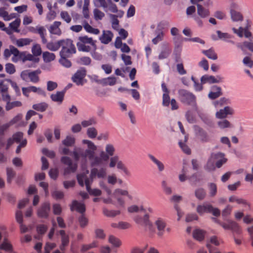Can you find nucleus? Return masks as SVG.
Wrapping results in <instances>:
<instances>
[{"instance_id": "nucleus-1", "label": "nucleus", "mask_w": 253, "mask_h": 253, "mask_svg": "<svg viewBox=\"0 0 253 253\" xmlns=\"http://www.w3.org/2000/svg\"><path fill=\"white\" fill-rule=\"evenodd\" d=\"M106 174L107 172L105 168L102 167L99 169L94 168L91 169L89 177L85 173H81L77 175V180L80 186L83 187L85 184L86 190L90 195L98 196L101 194V190L98 189H92L90 185L93 182L94 178L97 177L99 178H103L106 177Z\"/></svg>"}, {"instance_id": "nucleus-2", "label": "nucleus", "mask_w": 253, "mask_h": 253, "mask_svg": "<svg viewBox=\"0 0 253 253\" xmlns=\"http://www.w3.org/2000/svg\"><path fill=\"white\" fill-rule=\"evenodd\" d=\"M83 143L87 144V149L84 152H82L81 157L84 159L87 158L90 161L91 167L102 165L103 161L108 160V157L104 151L100 152L99 157L94 155L97 146L92 141L84 139L83 140Z\"/></svg>"}, {"instance_id": "nucleus-3", "label": "nucleus", "mask_w": 253, "mask_h": 253, "mask_svg": "<svg viewBox=\"0 0 253 253\" xmlns=\"http://www.w3.org/2000/svg\"><path fill=\"white\" fill-rule=\"evenodd\" d=\"M13 55L12 58V61L14 62H17L18 60H22L23 62L26 61H32L35 62H38L39 59L34 56V55L28 53L26 54L25 52H20L19 50L13 45L9 46V48H6L3 52V56L5 59H8L11 55Z\"/></svg>"}, {"instance_id": "nucleus-4", "label": "nucleus", "mask_w": 253, "mask_h": 253, "mask_svg": "<svg viewBox=\"0 0 253 253\" xmlns=\"http://www.w3.org/2000/svg\"><path fill=\"white\" fill-rule=\"evenodd\" d=\"M96 41H94L92 38H89L87 36H81L78 39L77 46L79 51L89 52L92 50H96Z\"/></svg>"}, {"instance_id": "nucleus-5", "label": "nucleus", "mask_w": 253, "mask_h": 253, "mask_svg": "<svg viewBox=\"0 0 253 253\" xmlns=\"http://www.w3.org/2000/svg\"><path fill=\"white\" fill-rule=\"evenodd\" d=\"M178 98L183 104L191 106L197 109V98L192 92L184 89H180L178 91Z\"/></svg>"}, {"instance_id": "nucleus-6", "label": "nucleus", "mask_w": 253, "mask_h": 253, "mask_svg": "<svg viewBox=\"0 0 253 253\" xmlns=\"http://www.w3.org/2000/svg\"><path fill=\"white\" fill-rule=\"evenodd\" d=\"M64 42L61 45L62 49L59 52L60 57H69L76 52L73 41L69 39L64 40Z\"/></svg>"}, {"instance_id": "nucleus-7", "label": "nucleus", "mask_w": 253, "mask_h": 253, "mask_svg": "<svg viewBox=\"0 0 253 253\" xmlns=\"http://www.w3.org/2000/svg\"><path fill=\"white\" fill-rule=\"evenodd\" d=\"M197 211L200 215L205 212L211 213L213 215L217 217L220 214V211L218 208H214L211 205L207 203L198 205L197 207Z\"/></svg>"}, {"instance_id": "nucleus-8", "label": "nucleus", "mask_w": 253, "mask_h": 253, "mask_svg": "<svg viewBox=\"0 0 253 253\" xmlns=\"http://www.w3.org/2000/svg\"><path fill=\"white\" fill-rule=\"evenodd\" d=\"M61 162L68 166L64 169L65 174H69L75 172L77 169V164L76 163L73 164L72 160L68 157L63 156L61 159Z\"/></svg>"}, {"instance_id": "nucleus-9", "label": "nucleus", "mask_w": 253, "mask_h": 253, "mask_svg": "<svg viewBox=\"0 0 253 253\" xmlns=\"http://www.w3.org/2000/svg\"><path fill=\"white\" fill-rule=\"evenodd\" d=\"M154 225L157 229V235L158 236L163 237L165 232V229L167 226L166 219L162 217H158L154 222Z\"/></svg>"}, {"instance_id": "nucleus-10", "label": "nucleus", "mask_w": 253, "mask_h": 253, "mask_svg": "<svg viewBox=\"0 0 253 253\" xmlns=\"http://www.w3.org/2000/svg\"><path fill=\"white\" fill-rule=\"evenodd\" d=\"M210 157L215 163V166L217 168H221L227 161L225 158V154L221 152L212 153Z\"/></svg>"}, {"instance_id": "nucleus-11", "label": "nucleus", "mask_w": 253, "mask_h": 253, "mask_svg": "<svg viewBox=\"0 0 253 253\" xmlns=\"http://www.w3.org/2000/svg\"><path fill=\"white\" fill-rule=\"evenodd\" d=\"M251 26V22L249 20H247V25L243 28L240 27L238 29L233 28L232 30L234 33L236 34L239 37H242L243 35L246 38H250L252 36V33L249 31V29Z\"/></svg>"}, {"instance_id": "nucleus-12", "label": "nucleus", "mask_w": 253, "mask_h": 253, "mask_svg": "<svg viewBox=\"0 0 253 253\" xmlns=\"http://www.w3.org/2000/svg\"><path fill=\"white\" fill-rule=\"evenodd\" d=\"M86 75V71L84 69L78 70L72 77V81L77 85H83L84 79Z\"/></svg>"}, {"instance_id": "nucleus-13", "label": "nucleus", "mask_w": 253, "mask_h": 253, "mask_svg": "<svg viewBox=\"0 0 253 253\" xmlns=\"http://www.w3.org/2000/svg\"><path fill=\"white\" fill-rule=\"evenodd\" d=\"M221 226L225 230H230L237 234H240L241 232L240 227L238 223L231 220H228L227 223L222 222L221 223Z\"/></svg>"}, {"instance_id": "nucleus-14", "label": "nucleus", "mask_w": 253, "mask_h": 253, "mask_svg": "<svg viewBox=\"0 0 253 253\" xmlns=\"http://www.w3.org/2000/svg\"><path fill=\"white\" fill-rule=\"evenodd\" d=\"M194 130L196 136L202 142L210 141V138L208 133L202 128L198 126H194Z\"/></svg>"}, {"instance_id": "nucleus-15", "label": "nucleus", "mask_w": 253, "mask_h": 253, "mask_svg": "<svg viewBox=\"0 0 253 253\" xmlns=\"http://www.w3.org/2000/svg\"><path fill=\"white\" fill-rule=\"evenodd\" d=\"M134 220L140 225L148 228L150 231H153L152 223L149 220V216L148 214H145L143 218L136 217Z\"/></svg>"}, {"instance_id": "nucleus-16", "label": "nucleus", "mask_w": 253, "mask_h": 253, "mask_svg": "<svg viewBox=\"0 0 253 253\" xmlns=\"http://www.w3.org/2000/svg\"><path fill=\"white\" fill-rule=\"evenodd\" d=\"M50 210V204L48 202L43 203L38 210V216L41 218H46L48 217Z\"/></svg>"}, {"instance_id": "nucleus-17", "label": "nucleus", "mask_w": 253, "mask_h": 253, "mask_svg": "<svg viewBox=\"0 0 253 253\" xmlns=\"http://www.w3.org/2000/svg\"><path fill=\"white\" fill-rule=\"evenodd\" d=\"M23 133L22 132H17L14 133L12 137L8 139L6 149H9L14 142L20 143L21 140H23Z\"/></svg>"}, {"instance_id": "nucleus-18", "label": "nucleus", "mask_w": 253, "mask_h": 253, "mask_svg": "<svg viewBox=\"0 0 253 253\" xmlns=\"http://www.w3.org/2000/svg\"><path fill=\"white\" fill-rule=\"evenodd\" d=\"M70 209L72 211H76L81 214L84 213L86 210L85 205L77 200H74L72 202V204L70 206Z\"/></svg>"}, {"instance_id": "nucleus-19", "label": "nucleus", "mask_w": 253, "mask_h": 253, "mask_svg": "<svg viewBox=\"0 0 253 253\" xmlns=\"http://www.w3.org/2000/svg\"><path fill=\"white\" fill-rule=\"evenodd\" d=\"M100 5L104 8L106 11H110L113 13L118 11L116 5L113 3L112 1H99Z\"/></svg>"}, {"instance_id": "nucleus-20", "label": "nucleus", "mask_w": 253, "mask_h": 253, "mask_svg": "<svg viewBox=\"0 0 253 253\" xmlns=\"http://www.w3.org/2000/svg\"><path fill=\"white\" fill-rule=\"evenodd\" d=\"M222 94L221 88L217 85H213L211 87V90L208 94V97L211 99H215Z\"/></svg>"}, {"instance_id": "nucleus-21", "label": "nucleus", "mask_w": 253, "mask_h": 253, "mask_svg": "<svg viewBox=\"0 0 253 253\" xmlns=\"http://www.w3.org/2000/svg\"><path fill=\"white\" fill-rule=\"evenodd\" d=\"M237 6L235 5V4L233 3L231 7L230 10V14L232 20L233 21H242L243 19V17L242 14L235 10Z\"/></svg>"}, {"instance_id": "nucleus-22", "label": "nucleus", "mask_w": 253, "mask_h": 253, "mask_svg": "<svg viewBox=\"0 0 253 253\" xmlns=\"http://www.w3.org/2000/svg\"><path fill=\"white\" fill-rule=\"evenodd\" d=\"M64 42V40H61L55 42H48L46 45V47L50 51H56L61 47Z\"/></svg>"}, {"instance_id": "nucleus-23", "label": "nucleus", "mask_w": 253, "mask_h": 253, "mask_svg": "<svg viewBox=\"0 0 253 253\" xmlns=\"http://www.w3.org/2000/svg\"><path fill=\"white\" fill-rule=\"evenodd\" d=\"M233 113V110L229 106H226L223 109H220L216 113V117L218 119L225 118L228 115H232Z\"/></svg>"}, {"instance_id": "nucleus-24", "label": "nucleus", "mask_w": 253, "mask_h": 253, "mask_svg": "<svg viewBox=\"0 0 253 253\" xmlns=\"http://www.w3.org/2000/svg\"><path fill=\"white\" fill-rule=\"evenodd\" d=\"M65 92V89L61 91H57L56 93L50 95V98L53 101L61 104L64 100Z\"/></svg>"}, {"instance_id": "nucleus-25", "label": "nucleus", "mask_w": 253, "mask_h": 253, "mask_svg": "<svg viewBox=\"0 0 253 253\" xmlns=\"http://www.w3.org/2000/svg\"><path fill=\"white\" fill-rule=\"evenodd\" d=\"M113 37V34L110 31H103L99 40L102 43L108 44L112 41Z\"/></svg>"}, {"instance_id": "nucleus-26", "label": "nucleus", "mask_w": 253, "mask_h": 253, "mask_svg": "<svg viewBox=\"0 0 253 253\" xmlns=\"http://www.w3.org/2000/svg\"><path fill=\"white\" fill-rule=\"evenodd\" d=\"M59 233L61 236V244L60 246V249L62 251H64L65 249V247L67 246L69 243V237L63 230H60Z\"/></svg>"}, {"instance_id": "nucleus-27", "label": "nucleus", "mask_w": 253, "mask_h": 253, "mask_svg": "<svg viewBox=\"0 0 253 253\" xmlns=\"http://www.w3.org/2000/svg\"><path fill=\"white\" fill-rule=\"evenodd\" d=\"M61 23L59 21H55L53 24H52L48 30L50 34L60 36L61 35V30L59 28V26L61 25Z\"/></svg>"}, {"instance_id": "nucleus-28", "label": "nucleus", "mask_w": 253, "mask_h": 253, "mask_svg": "<svg viewBox=\"0 0 253 253\" xmlns=\"http://www.w3.org/2000/svg\"><path fill=\"white\" fill-rule=\"evenodd\" d=\"M148 157L150 159V160L156 165L158 169L160 172H162L165 169V165L160 160L157 159L155 157H154L152 154H148Z\"/></svg>"}, {"instance_id": "nucleus-29", "label": "nucleus", "mask_w": 253, "mask_h": 253, "mask_svg": "<svg viewBox=\"0 0 253 253\" xmlns=\"http://www.w3.org/2000/svg\"><path fill=\"white\" fill-rule=\"evenodd\" d=\"M205 234V231L200 229H196L193 231V237L195 239L200 242L204 240Z\"/></svg>"}, {"instance_id": "nucleus-30", "label": "nucleus", "mask_w": 253, "mask_h": 253, "mask_svg": "<svg viewBox=\"0 0 253 253\" xmlns=\"http://www.w3.org/2000/svg\"><path fill=\"white\" fill-rule=\"evenodd\" d=\"M229 202L230 203L235 202L239 205H243L244 206H248V207H250L249 204L246 200L243 198H240L235 195H233L229 197Z\"/></svg>"}, {"instance_id": "nucleus-31", "label": "nucleus", "mask_w": 253, "mask_h": 253, "mask_svg": "<svg viewBox=\"0 0 253 253\" xmlns=\"http://www.w3.org/2000/svg\"><path fill=\"white\" fill-rule=\"evenodd\" d=\"M41 73L40 69H38L33 71H31L29 79L33 83H37L40 81L39 75Z\"/></svg>"}, {"instance_id": "nucleus-32", "label": "nucleus", "mask_w": 253, "mask_h": 253, "mask_svg": "<svg viewBox=\"0 0 253 253\" xmlns=\"http://www.w3.org/2000/svg\"><path fill=\"white\" fill-rule=\"evenodd\" d=\"M0 250L7 252H12L13 251V246L7 239H5L0 245Z\"/></svg>"}, {"instance_id": "nucleus-33", "label": "nucleus", "mask_w": 253, "mask_h": 253, "mask_svg": "<svg viewBox=\"0 0 253 253\" xmlns=\"http://www.w3.org/2000/svg\"><path fill=\"white\" fill-rule=\"evenodd\" d=\"M22 105V103L21 102L19 101H14L13 102H11L10 101H8L6 103V105L5 106V110L7 111H8L15 107H21Z\"/></svg>"}, {"instance_id": "nucleus-34", "label": "nucleus", "mask_w": 253, "mask_h": 253, "mask_svg": "<svg viewBox=\"0 0 253 253\" xmlns=\"http://www.w3.org/2000/svg\"><path fill=\"white\" fill-rule=\"evenodd\" d=\"M55 55L53 53L45 51L42 53V58L44 62H50L55 59Z\"/></svg>"}, {"instance_id": "nucleus-35", "label": "nucleus", "mask_w": 253, "mask_h": 253, "mask_svg": "<svg viewBox=\"0 0 253 253\" xmlns=\"http://www.w3.org/2000/svg\"><path fill=\"white\" fill-rule=\"evenodd\" d=\"M83 26L85 31L88 33L94 35H98L100 33V31L98 29L93 28L86 21H84Z\"/></svg>"}, {"instance_id": "nucleus-36", "label": "nucleus", "mask_w": 253, "mask_h": 253, "mask_svg": "<svg viewBox=\"0 0 253 253\" xmlns=\"http://www.w3.org/2000/svg\"><path fill=\"white\" fill-rule=\"evenodd\" d=\"M202 53L209 59L216 60L217 58V54L212 48H210L208 50H203Z\"/></svg>"}, {"instance_id": "nucleus-37", "label": "nucleus", "mask_w": 253, "mask_h": 253, "mask_svg": "<svg viewBox=\"0 0 253 253\" xmlns=\"http://www.w3.org/2000/svg\"><path fill=\"white\" fill-rule=\"evenodd\" d=\"M32 108L37 111L42 112L47 109L48 108V104L45 102H42L34 104L32 106Z\"/></svg>"}, {"instance_id": "nucleus-38", "label": "nucleus", "mask_w": 253, "mask_h": 253, "mask_svg": "<svg viewBox=\"0 0 253 253\" xmlns=\"http://www.w3.org/2000/svg\"><path fill=\"white\" fill-rule=\"evenodd\" d=\"M75 138L71 135H68L66 138L62 141V144L67 147L73 146L75 143Z\"/></svg>"}, {"instance_id": "nucleus-39", "label": "nucleus", "mask_w": 253, "mask_h": 253, "mask_svg": "<svg viewBox=\"0 0 253 253\" xmlns=\"http://www.w3.org/2000/svg\"><path fill=\"white\" fill-rule=\"evenodd\" d=\"M198 14L202 17L204 18L209 15L210 13L207 9L204 8L201 5L197 4Z\"/></svg>"}, {"instance_id": "nucleus-40", "label": "nucleus", "mask_w": 253, "mask_h": 253, "mask_svg": "<svg viewBox=\"0 0 253 253\" xmlns=\"http://www.w3.org/2000/svg\"><path fill=\"white\" fill-rule=\"evenodd\" d=\"M20 19L17 18L9 24V27L13 32L19 33L20 30L18 29V28L20 25Z\"/></svg>"}, {"instance_id": "nucleus-41", "label": "nucleus", "mask_w": 253, "mask_h": 253, "mask_svg": "<svg viewBox=\"0 0 253 253\" xmlns=\"http://www.w3.org/2000/svg\"><path fill=\"white\" fill-rule=\"evenodd\" d=\"M215 163L210 157L206 165L204 167L205 169L208 171H211L215 169Z\"/></svg>"}, {"instance_id": "nucleus-42", "label": "nucleus", "mask_w": 253, "mask_h": 253, "mask_svg": "<svg viewBox=\"0 0 253 253\" xmlns=\"http://www.w3.org/2000/svg\"><path fill=\"white\" fill-rule=\"evenodd\" d=\"M195 195L198 199L202 200L205 198L206 192L205 189L202 188H200L195 190Z\"/></svg>"}, {"instance_id": "nucleus-43", "label": "nucleus", "mask_w": 253, "mask_h": 253, "mask_svg": "<svg viewBox=\"0 0 253 253\" xmlns=\"http://www.w3.org/2000/svg\"><path fill=\"white\" fill-rule=\"evenodd\" d=\"M97 247V242L93 241L89 244H84L82 245L81 251L83 253L85 252L88 250H89L92 248H94Z\"/></svg>"}, {"instance_id": "nucleus-44", "label": "nucleus", "mask_w": 253, "mask_h": 253, "mask_svg": "<svg viewBox=\"0 0 253 253\" xmlns=\"http://www.w3.org/2000/svg\"><path fill=\"white\" fill-rule=\"evenodd\" d=\"M103 212L105 215L108 217H115L120 213V211L108 210L107 209H103Z\"/></svg>"}, {"instance_id": "nucleus-45", "label": "nucleus", "mask_w": 253, "mask_h": 253, "mask_svg": "<svg viewBox=\"0 0 253 253\" xmlns=\"http://www.w3.org/2000/svg\"><path fill=\"white\" fill-rule=\"evenodd\" d=\"M117 80L114 77H109L104 79L102 80V83L104 85H114L116 84Z\"/></svg>"}, {"instance_id": "nucleus-46", "label": "nucleus", "mask_w": 253, "mask_h": 253, "mask_svg": "<svg viewBox=\"0 0 253 253\" xmlns=\"http://www.w3.org/2000/svg\"><path fill=\"white\" fill-rule=\"evenodd\" d=\"M32 41V40L28 38L20 39L16 41V44L18 47H22L29 44Z\"/></svg>"}, {"instance_id": "nucleus-47", "label": "nucleus", "mask_w": 253, "mask_h": 253, "mask_svg": "<svg viewBox=\"0 0 253 253\" xmlns=\"http://www.w3.org/2000/svg\"><path fill=\"white\" fill-rule=\"evenodd\" d=\"M78 220L82 228L85 227L88 224V220L85 216L84 213L81 214V215L79 217Z\"/></svg>"}, {"instance_id": "nucleus-48", "label": "nucleus", "mask_w": 253, "mask_h": 253, "mask_svg": "<svg viewBox=\"0 0 253 253\" xmlns=\"http://www.w3.org/2000/svg\"><path fill=\"white\" fill-rule=\"evenodd\" d=\"M28 88L29 89V91H30V92H37L39 94L41 95L42 96H46L45 92L40 87H37L36 86H30L29 87H28Z\"/></svg>"}, {"instance_id": "nucleus-49", "label": "nucleus", "mask_w": 253, "mask_h": 253, "mask_svg": "<svg viewBox=\"0 0 253 253\" xmlns=\"http://www.w3.org/2000/svg\"><path fill=\"white\" fill-rule=\"evenodd\" d=\"M97 133V129L94 127H89L86 130V134L88 137L91 139L95 138Z\"/></svg>"}, {"instance_id": "nucleus-50", "label": "nucleus", "mask_w": 253, "mask_h": 253, "mask_svg": "<svg viewBox=\"0 0 253 253\" xmlns=\"http://www.w3.org/2000/svg\"><path fill=\"white\" fill-rule=\"evenodd\" d=\"M96 123L97 121L96 119L94 118H91L88 120H84L82 121L81 124L84 127H86L88 126L94 125L96 124Z\"/></svg>"}, {"instance_id": "nucleus-51", "label": "nucleus", "mask_w": 253, "mask_h": 253, "mask_svg": "<svg viewBox=\"0 0 253 253\" xmlns=\"http://www.w3.org/2000/svg\"><path fill=\"white\" fill-rule=\"evenodd\" d=\"M171 52V49L169 47L166 48L162 50L159 55L158 58L159 59H163L167 58L169 56Z\"/></svg>"}, {"instance_id": "nucleus-52", "label": "nucleus", "mask_w": 253, "mask_h": 253, "mask_svg": "<svg viewBox=\"0 0 253 253\" xmlns=\"http://www.w3.org/2000/svg\"><path fill=\"white\" fill-rule=\"evenodd\" d=\"M81 149L78 148V149H74V151L71 152L70 155L72 156L75 161L78 162L79 160L80 157H81V153L82 152H81Z\"/></svg>"}, {"instance_id": "nucleus-53", "label": "nucleus", "mask_w": 253, "mask_h": 253, "mask_svg": "<svg viewBox=\"0 0 253 253\" xmlns=\"http://www.w3.org/2000/svg\"><path fill=\"white\" fill-rule=\"evenodd\" d=\"M67 58V57H60V58L59 60V62L64 67L70 68L72 66V63Z\"/></svg>"}, {"instance_id": "nucleus-54", "label": "nucleus", "mask_w": 253, "mask_h": 253, "mask_svg": "<svg viewBox=\"0 0 253 253\" xmlns=\"http://www.w3.org/2000/svg\"><path fill=\"white\" fill-rule=\"evenodd\" d=\"M32 52L34 56H40L42 52L40 45L39 44L34 45L32 48Z\"/></svg>"}, {"instance_id": "nucleus-55", "label": "nucleus", "mask_w": 253, "mask_h": 253, "mask_svg": "<svg viewBox=\"0 0 253 253\" xmlns=\"http://www.w3.org/2000/svg\"><path fill=\"white\" fill-rule=\"evenodd\" d=\"M109 242L116 247H119L121 245V241L114 236H110L109 238Z\"/></svg>"}, {"instance_id": "nucleus-56", "label": "nucleus", "mask_w": 253, "mask_h": 253, "mask_svg": "<svg viewBox=\"0 0 253 253\" xmlns=\"http://www.w3.org/2000/svg\"><path fill=\"white\" fill-rule=\"evenodd\" d=\"M7 173V181L8 183H10L12 178L15 175V171L11 168H7L6 169Z\"/></svg>"}, {"instance_id": "nucleus-57", "label": "nucleus", "mask_w": 253, "mask_h": 253, "mask_svg": "<svg viewBox=\"0 0 253 253\" xmlns=\"http://www.w3.org/2000/svg\"><path fill=\"white\" fill-rule=\"evenodd\" d=\"M117 167L118 169L122 170L126 175H130V171L121 161H120V162H119L117 166Z\"/></svg>"}, {"instance_id": "nucleus-58", "label": "nucleus", "mask_w": 253, "mask_h": 253, "mask_svg": "<svg viewBox=\"0 0 253 253\" xmlns=\"http://www.w3.org/2000/svg\"><path fill=\"white\" fill-rule=\"evenodd\" d=\"M8 81L10 84L11 87L14 90L16 96H20L21 95V91H20V88L18 87L17 83L11 80H8Z\"/></svg>"}, {"instance_id": "nucleus-59", "label": "nucleus", "mask_w": 253, "mask_h": 253, "mask_svg": "<svg viewBox=\"0 0 253 253\" xmlns=\"http://www.w3.org/2000/svg\"><path fill=\"white\" fill-rule=\"evenodd\" d=\"M105 150L106 152V155L108 157V160L110 156H113L115 152V148L112 144H107L106 146Z\"/></svg>"}, {"instance_id": "nucleus-60", "label": "nucleus", "mask_w": 253, "mask_h": 253, "mask_svg": "<svg viewBox=\"0 0 253 253\" xmlns=\"http://www.w3.org/2000/svg\"><path fill=\"white\" fill-rule=\"evenodd\" d=\"M191 80L194 83V87L196 91H200L203 89L202 84H200L198 81L193 77H191Z\"/></svg>"}, {"instance_id": "nucleus-61", "label": "nucleus", "mask_w": 253, "mask_h": 253, "mask_svg": "<svg viewBox=\"0 0 253 253\" xmlns=\"http://www.w3.org/2000/svg\"><path fill=\"white\" fill-rule=\"evenodd\" d=\"M47 7L49 10V12L47 15V18L50 20H52L56 17V13L54 10H52V5L50 2L47 3Z\"/></svg>"}, {"instance_id": "nucleus-62", "label": "nucleus", "mask_w": 253, "mask_h": 253, "mask_svg": "<svg viewBox=\"0 0 253 253\" xmlns=\"http://www.w3.org/2000/svg\"><path fill=\"white\" fill-rule=\"evenodd\" d=\"M210 194L211 197L215 196L217 193V186L215 183H211L209 184Z\"/></svg>"}, {"instance_id": "nucleus-63", "label": "nucleus", "mask_w": 253, "mask_h": 253, "mask_svg": "<svg viewBox=\"0 0 253 253\" xmlns=\"http://www.w3.org/2000/svg\"><path fill=\"white\" fill-rule=\"evenodd\" d=\"M120 161L119 160V158L118 156H115L111 157L110 159V163H109V167L110 168H114L116 165L117 166L119 162Z\"/></svg>"}, {"instance_id": "nucleus-64", "label": "nucleus", "mask_w": 253, "mask_h": 253, "mask_svg": "<svg viewBox=\"0 0 253 253\" xmlns=\"http://www.w3.org/2000/svg\"><path fill=\"white\" fill-rule=\"evenodd\" d=\"M169 26V23L168 21H162L160 22L157 27V29L161 31V32L165 29L168 28Z\"/></svg>"}]
</instances>
